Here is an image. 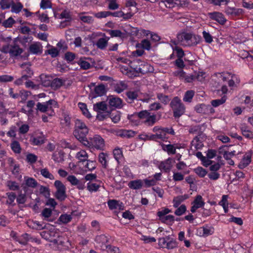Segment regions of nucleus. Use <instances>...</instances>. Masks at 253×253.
Returning <instances> with one entry per match:
<instances>
[{
	"instance_id": "a878e982",
	"label": "nucleus",
	"mask_w": 253,
	"mask_h": 253,
	"mask_svg": "<svg viewBox=\"0 0 253 253\" xmlns=\"http://www.w3.org/2000/svg\"><path fill=\"white\" fill-rule=\"evenodd\" d=\"M168 243L166 244V248L170 250L177 247V242L175 239L167 236Z\"/></svg>"
},
{
	"instance_id": "37998d69",
	"label": "nucleus",
	"mask_w": 253,
	"mask_h": 253,
	"mask_svg": "<svg viewBox=\"0 0 253 253\" xmlns=\"http://www.w3.org/2000/svg\"><path fill=\"white\" fill-rule=\"evenodd\" d=\"M201 228L203 229V236H208L209 235H212L214 232V228L211 226L209 227L208 225H206V226H203Z\"/></svg>"
},
{
	"instance_id": "7ed1b4c3",
	"label": "nucleus",
	"mask_w": 253,
	"mask_h": 253,
	"mask_svg": "<svg viewBox=\"0 0 253 253\" xmlns=\"http://www.w3.org/2000/svg\"><path fill=\"white\" fill-rule=\"evenodd\" d=\"M169 106L173 111V116L175 119H179L185 112V107L178 96L172 98Z\"/></svg>"
},
{
	"instance_id": "dca6fc26",
	"label": "nucleus",
	"mask_w": 253,
	"mask_h": 253,
	"mask_svg": "<svg viewBox=\"0 0 253 253\" xmlns=\"http://www.w3.org/2000/svg\"><path fill=\"white\" fill-rule=\"evenodd\" d=\"M162 133H160V131L159 132H157L155 134H146L144 136H145L144 138H142L143 139L145 140H154L156 141L157 139H161L163 141L164 137V132H162Z\"/></svg>"
},
{
	"instance_id": "603ef678",
	"label": "nucleus",
	"mask_w": 253,
	"mask_h": 253,
	"mask_svg": "<svg viewBox=\"0 0 253 253\" xmlns=\"http://www.w3.org/2000/svg\"><path fill=\"white\" fill-rule=\"evenodd\" d=\"M12 0H1L0 1V5L2 9L9 8L12 4Z\"/></svg>"
},
{
	"instance_id": "393cba45",
	"label": "nucleus",
	"mask_w": 253,
	"mask_h": 253,
	"mask_svg": "<svg viewBox=\"0 0 253 253\" xmlns=\"http://www.w3.org/2000/svg\"><path fill=\"white\" fill-rule=\"evenodd\" d=\"M157 98L160 102L164 105L169 104L170 100V98L169 95H165L162 93H157Z\"/></svg>"
},
{
	"instance_id": "412c9836",
	"label": "nucleus",
	"mask_w": 253,
	"mask_h": 253,
	"mask_svg": "<svg viewBox=\"0 0 253 253\" xmlns=\"http://www.w3.org/2000/svg\"><path fill=\"white\" fill-rule=\"evenodd\" d=\"M157 121V116L155 114H151L149 113V115L147 117L146 120L144 121V123L148 126H153Z\"/></svg>"
},
{
	"instance_id": "aec40b11",
	"label": "nucleus",
	"mask_w": 253,
	"mask_h": 253,
	"mask_svg": "<svg viewBox=\"0 0 253 253\" xmlns=\"http://www.w3.org/2000/svg\"><path fill=\"white\" fill-rule=\"evenodd\" d=\"M42 46L40 43H36L32 44L29 46V51L34 54H41L42 52Z\"/></svg>"
},
{
	"instance_id": "a19ab883",
	"label": "nucleus",
	"mask_w": 253,
	"mask_h": 253,
	"mask_svg": "<svg viewBox=\"0 0 253 253\" xmlns=\"http://www.w3.org/2000/svg\"><path fill=\"white\" fill-rule=\"evenodd\" d=\"M45 54H48L51 55V57L55 58L58 56L59 50L57 48L51 46V48L45 51Z\"/></svg>"
},
{
	"instance_id": "5fc2aeb1",
	"label": "nucleus",
	"mask_w": 253,
	"mask_h": 253,
	"mask_svg": "<svg viewBox=\"0 0 253 253\" xmlns=\"http://www.w3.org/2000/svg\"><path fill=\"white\" fill-rule=\"evenodd\" d=\"M126 95L128 99L130 101H127L129 103H131L134 99H137L138 97V94L136 91H129L126 93Z\"/></svg>"
},
{
	"instance_id": "8fccbe9b",
	"label": "nucleus",
	"mask_w": 253,
	"mask_h": 253,
	"mask_svg": "<svg viewBox=\"0 0 253 253\" xmlns=\"http://www.w3.org/2000/svg\"><path fill=\"white\" fill-rule=\"evenodd\" d=\"M107 154L102 152L99 154L98 156L99 162L102 165V166L104 168L107 167V160H106Z\"/></svg>"
},
{
	"instance_id": "58836bf2",
	"label": "nucleus",
	"mask_w": 253,
	"mask_h": 253,
	"mask_svg": "<svg viewBox=\"0 0 253 253\" xmlns=\"http://www.w3.org/2000/svg\"><path fill=\"white\" fill-rule=\"evenodd\" d=\"M194 171L199 177L202 178L204 177L208 173L207 170L202 167H198L194 169Z\"/></svg>"
},
{
	"instance_id": "bb28decb",
	"label": "nucleus",
	"mask_w": 253,
	"mask_h": 253,
	"mask_svg": "<svg viewBox=\"0 0 253 253\" xmlns=\"http://www.w3.org/2000/svg\"><path fill=\"white\" fill-rule=\"evenodd\" d=\"M162 149L167 152L169 155L175 154L176 153V149L174 146L172 144L165 145L162 144Z\"/></svg>"
},
{
	"instance_id": "f3484780",
	"label": "nucleus",
	"mask_w": 253,
	"mask_h": 253,
	"mask_svg": "<svg viewBox=\"0 0 253 253\" xmlns=\"http://www.w3.org/2000/svg\"><path fill=\"white\" fill-rule=\"evenodd\" d=\"M243 9L241 8L227 7L225 9V12L228 15L232 16H238L243 13Z\"/></svg>"
},
{
	"instance_id": "09e8293b",
	"label": "nucleus",
	"mask_w": 253,
	"mask_h": 253,
	"mask_svg": "<svg viewBox=\"0 0 253 253\" xmlns=\"http://www.w3.org/2000/svg\"><path fill=\"white\" fill-rule=\"evenodd\" d=\"M173 51L176 54L177 58H183L185 55L183 50L179 46H175L173 48Z\"/></svg>"
},
{
	"instance_id": "13d9d810",
	"label": "nucleus",
	"mask_w": 253,
	"mask_h": 253,
	"mask_svg": "<svg viewBox=\"0 0 253 253\" xmlns=\"http://www.w3.org/2000/svg\"><path fill=\"white\" fill-rule=\"evenodd\" d=\"M15 23V21L11 17H10L7 20H4L2 23V25L5 28H11Z\"/></svg>"
},
{
	"instance_id": "ea45409f",
	"label": "nucleus",
	"mask_w": 253,
	"mask_h": 253,
	"mask_svg": "<svg viewBox=\"0 0 253 253\" xmlns=\"http://www.w3.org/2000/svg\"><path fill=\"white\" fill-rule=\"evenodd\" d=\"M205 204V203L202 200V197L200 195H197L192 203V204L198 206V208L203 207Z\"/></svg>"
},
{
	"instance_id": "79ce46f5",
	"label": "nucleus",
	"mask_w": 253,
	"mask_h": 253,
	"mask_svg": "<svg viewBox=\"0 0 253 253\" xmlns=\"http://www.w3.org/2000/svg\"><path fill=\"white\" fill-rule=\"evenodd\" d=\"M23 8V5L20 2H17L15 4L14 2H12L11 4V11L15 13H18L21 11Z\"/></svg>"
},
{
	"instance_id": "c03bdc74",
	"label": "nucleus",
	"mask_w": 253,
	"mask_h": 253,
	"mask_svg": "<svg viewBox=\"0 0 253 253\" xmlns=\"http://www.w3.org/2000/svg\"><path fill=\"white\" fill-rule=\"evenodd\" d=\"M60 18H65L67 20L63 22H61V24L62 27H64L66 25H64V23L66 22H69L71 19V17L69 13L66 10H64L60 14Z\"/></svg>"
},
{
	"instance_id": "f257e3e1",
	"label": "nucleus",
	"mask_w": 253,
	"mask_h": 253,
	"mask_svg": "<svg viewBox=\"0 0 253 253\" xmlns=\"http://www.w3.org/2000/svg\"><path fill=\"white\" fill-rule=\"evenodd\" d=\"M88 132V129L84 123L81 120L76 119L75 121L73 134L84 145H89L86 137Z\"/></svg>"
},
{
	"instance_id": "864d4df0",
	"label": "nucleus",
	"mask_w": 253,
	"mask_h": 253,
	"mask_svg": "<svg viewBox=\"0 0 253 253\" xmlns=\"http://www.w3.org/2000/svg\"><path fill=\"white\" fill-rule=\"evenodd\" d=\"M7 186L10 190L12 191L18 190L19 189V186L17 183L13 181H8L7 182Z\"/></svg>"
},
{
	"instance_id": "6e6d98bb",
	"label": "nucleus",
	"mask_w": 253,
	"mask_h": 253,
	"mask_svg": "<svg viewBox=\"0 0 253 253\" xmlns=\"http://www.w3.org/2000/svg\"><path fill=\"white\" fill-rule=\"evenodd\" d=\"M202 34L203 37L206 43H211L213 42V37L209 32L204 31Z\"/></svg>"
},
{
	"instance_id": "4468645a",
	"label": "nucleus",
	"mask_w": 253,
	"mask_h": 253,
	"mask_svg": "<svg viewBox=\"0 0 253 253\" xmlns=\"http://www.w3.org/2000/svg\"><path fill=\"white\" fill-rule=\"evenodd\" d=\"M188 198L189 195L188 194L175 197L172 200L173 206L175 208H178L182 202Z\"/></svg>"
},
{
	"instance_id": "a211bd4d",
	"label": "nucleus",
	"mask_w": 253,
	"mask_h": 253,
	"mask_svg": "<svg viewBox=\"0 0 253 253\" xmlns=\"http://www.w3.org/2000/svg\"><path fill=\"white\" fill-rule=\"evenodd\" d=\"M140 64L142 68V74L144 75L148 73H153L154 72V68L150 64L141 61V60Z\"/></svg>"
},
{
	"instance_id": "1a4fd4ad",
	"label": "nucleus",
	"mask_w": 253,
	"mask_h": 253,
	"mask_svg": "<svg viewBox=\"0 0 253 253\" xmlns=\"http://www.w3.org/2000/svg\"><path fill=\"white\" fill-rule=\"evenodd\" d=\"M108 103L111 107L121 108L123 107L122 100L119 97L111 95L108 97Z\"/></svg>"
},
{
	"instance_id": "de8ad7c7",
	"label": "nucleus",
	"mask_w": 253,
	"mask_h": 253,
	"mask_svg": "<svg viewBox=\"0 0 253 253\" xmlns=\"http://www.w3.org/2000/svg\"><path fill=\"white\" fill-rule=\"evenodd\" d=\"M6 195L8 197V200L6 201V204L14 206L15 204H12V203L16 198L15 193L13 192H8L6 193Z\"/></svg>"
},
{
	"instance_id": "6e6552de",
	"label": "nucleus",
	"mask_w": 253,
	"mask_h": 253,
	"mask_svg": "<svg viewBox=\"0 0 253 253\" xmlns=\"http://www.w3.org/2000/svg\"><path fill=\"white\" fill-rule=\"evenodd\" d=\"M64 82L65 81H63L62 79L56 78L53 79L51 82L49 81L47 83L42 82V84L45 86H50L54 90H56L62 86Z\"/></svg>"
},
{
	"instance_id": "473e14b6",
	"label": "nucleus",
	"mask_w": 253,
	"mask_h": 253,
	"mask_svg": "<svg viewBox=\"0 0 253 253\" xmlns=\"http://www.w3.org/2000/svg\"><path fill=\"white\" fill-rule=\"evenodd\" d=\"M39 192L45 198H49L50 196V189L48 187L40 185Z\"/></svg>"
},
{
	"instance_id": "423d86ee",
	"label": "nucleus",
	"mask_w": 253,
	"mask_h": 253,
	"mask_svg": "<svg viewBox=\"0 0 253 253\" xmlns=\"http://www.w3.org/2000/svg\"><path fill=\"white\" fill-rule=\"evenodd\" d=\"M95 241L97 244L98 247L102 251L106 250L108 248L109 246H110L108 244L109 239L105 235L102 234L97 236L95 238Z\"/></svg>"
},
{
	"instance_id": "9b49d317",
	"label": "nucleus",
	"mask_w": 253,
	"mask_h": 253,
	"mask_svg": "<svg viewBox=\"0 0 253 253\" xmlns=\"http://www.w3.org/2000/svg\"><path fill=\"white\" fill-rule=\"evenodd\" d=\"M23 52V49L16 43L10 45L9 55L10 57H15L20 55Z\"/></svg>"
},
{
	"instance_id": "680f3d73",
	"label": "nucleus",
	"mask_w": 253,
	"mask_h": 253,
	"mask_svg": "<svg viewBox=\"0 0 253 253\" xmlns=\"http://www.w3.org/2000/svg\"><path fill=\"white\" fill-rule=\"evenodd\" d=\"M195 110L197 113L205 114L207 113V106L204 104H198L195 107Z\"/></svg>"
},
{
	"instance_id": "e2e57ef3",
	"label": "nucleus",
	"mask_w": 253,
	"mask_h": 253,
	"mask_svg": "<svg viewBox=\"0 0 253 253\" xmlns=\"http://www.w3.org/2000/svg\"><path fill=\"white\" fill-rule=\"evenodd\" d=\"M20 97L21 98V102L24 103L27 99L28 96L31 94V92L24 89L20 90Z\"/></svg>"
},
{
	"instance_id": "49530a36",
	"label": "nucleus",
	"mask_w": 253,
	"mask_h": 253,
	"mask_svg": "<svg viewBox=\"0 0 253 253\" xmlns=\"http://www.w3.org/2000/svg\"><path fill=\"white\" fill-rule=\"evenodd\" d=\"M162 132H164L163 134H164V137H165V138H164L163 141H165L166 139H168V137H166L167 133L170 134L171 135H174L175 133L174 130L172 127H170V128L162 127V131H160V133L163 134Z\"/></svg>"
},
{
	"instance_id": "39448f33",
	"label": "nucleus",
	"mask_w": 253,
	"mask_h": 253,
	"mask_svg": "<svg viewBox=\"0 0 253 253\" xmlns=\"http://www.w3.org/2000/svg\"><path fill=\"white\" fill-rule=\"evenodd\" d=\"M88 140L89 143V145H85L90 147L91 146H94L96 149L103 150L105 146V143L104 139L98 135H95L93 138Z\"/></svg>"
},
{
	"instance_id": "bf43d9fd",
	"label": "nucleus",
	"mask_w": 253,
	"mask_h": 253,
	"mask_svg": "<svg viewBox=\"0 0 253 253\" xmlns=\"http://www.w3.org/2000/svg\"><path fill=\"white\" fill-rule=\"evenodd\" d=\"M100 185L96 183L88 182L87 183V189L90 192H95L98 191Z\"/></svg>"
},
{
	"instance_id": "5701e85b",
	"label": "nucleus",
	"mask_w": 253,
	"mask_h": 253,
	"mask_svg": "<svg viewBox=\"0 0 253 253\" xmlns=\"http://www.w3.org/2000/svg\"><path fill=\"white\" fill-rule=\"evenodd\" d=\"M107 109V105L104 101L99 102L93 105V110L97 112L105 111Z\"/></svg>"
},
{
	"instance_id": "2eb2a0df",
	"label": "nucleus",
	"mask_w": 253,
	"mask_h": 253,
	"mask_svg": "<svg viewBox=\"0 0 253 253\" xmlns=\"http://www.w3.org/2000/svg\"><path fill=\"white\" fill-rule=\"evenodd\" d=\"M128 186L129 188L133 190H138L142 188L143 186V181L141 179H136L130 181Z\"/></svg>"
},
{
	"instance_id": "cd10ccee",
	"label": "nucleus",
	"mask_w": 253,
	"mask_h": 253,
	"mask_svg": "<svg viewBox=\"0 0 253 253\" xmlns=\"http://www.w3.org/2000/svg\"><path fill=\"white\" fill-rule=\"evenodd\" d=\"M127 87V84L123 81L117 83L114 86V90L118 93H121Z\"/></svg>"
},
{
	"instance_id": "20e7f679",
	"label": "nucleus",
	"mask_w": 253,
	"mask_h": 253,
	"mask_svg": "<svg viewBox=\"0 0 253 253\" xmlns=\"http://www.w3.org/2000/svg\"><path fill=\"white\" fill-rule=\"evenodd\" d=\"M54 185L56 189L54 194V197L59 201H64L67 197L65 186L60 180L55 181Z\"/></svg>"
},
{
	"instance_id": "f704fd0d",
	"label": "nucleus",
	"mask_w": 253,
	"mask_h": 253,
	"mask_svg": "<svg viewBox=\"0 0 253 253\" xmlns=\"http://www.w3.org/2000/svg\"><path fill=\"white\" fill-rule=\"evenodd\" d=\"M195 94V91L192 90H188L185 92L183 100L186 102H191Z\"/></svg>"
},
{
	"instance_id": "c9c22d12",
	"label": "nucleus",
	"mask_w": 253,
	"mask_h": 253,
	"mask_svg": "<svg viewBox=\"0 0 253 253\" xmlns=\"http://www.w3.org/2000/svg\"><path fill=\"white\" fill-rule=\"evenodd\" d=\"M227 97L224 95L220 99L213 100L211 101V105L213 107H216L225 102Z\"/></svg>"
},
{
	"instance_id": "72a5a7b5",
	"label": "nucleus",
	"mask_w": 253,
	"mask_h": 253,
	"mask_svg": "<svg viewBox=\"0 0 253 253\" xmlns=\"http://www.w3.org/2000/svg\"><path fill=\"white\" fill-rule=\"evenodd\" d=\"M242 135L245 137L251 139L253 138V133L248 129L247 126H244L241 127Z\"/></svg>"
},
{
	"instance_id": "2f4dec72",
	"label": "nucleus",
	"mask_w": 253,
	"mask_h": 253,
	"mask_svg": "<svg viewBox=\"0 0 253 253\" xmlns=\"http://www.w3.org/2000/svg\"><path fill=\"white\" fill-rule=\"evenodd\" d=\"M121 113L119 111H115L114 112H109V117H110L112 122L114 123H118L121 118Z\"/></svg>"
},
{
	"instance_id": "b1692460",
	"label": "nucleus",
	"mask_w": 253,
	"mask_h": 253,
	"mask_svg": "<svg viewBox=\"0 0 253 253\" xmlns=\"http://www.w3.org/2000/svg\"><path fill=\"white\" fill-rule=\"evenodd\" d=\"M78 106L82 111V113L84 116L88 119L91 118L92 116L89 112L87 108V105L85 103L79 102L78 104Z\"/></svg>"
},
{
	"instance_id": "f03ea898",
	"label": "nucleus",
	"mask_w": 253,
	"mask_h": 253,
	"mask_svg": "<svg viewBox=\"0 0 253 253\" xmlns=\"http://www.w3.org/2000/svg\"><path fill=\"white\" fill-rule=\"evenodd\" d=\"M177 38L178 42L186 46H196L202 42V37L193 33L183 32L178 34Z\"/></svg>"
},
{
	"instance_id": "052dcab7",
	"label": "nucleus",
	"mask_w": 253,
	"mask_h": 253,
	"mask_svg": "<svg viewBox=\"0 0 253 253\" xmlns=\"http://www.w3.org/2000/svg\"><path fill=\"white\" fill-rule=\"evenodd\" d=\"M52 7V3L49 0H42L40 3V7L42 9H45L50 8Z\"/></svg>"
},
{
	"instance_id": "7c9ffc66",
	"label": "nucleus",
	"mask_w": 253,
	"mask_h": 253,
	"mask_svg": "<svg viewBox=\"0 0 253 253\" xmlns=\"http://www.w3.org/2000/svg\"><path fill=\"white\" fill-rule=\"evenodd\" d=\"M135 134V131L131 130H121L118 132V135L122 137L129 138L134 136Z\"/></svg>"
},
{
	"instance_id": "3c124183",
	"label": "nucleus",
	"mask_w": 253,
	"mask_h": 253,
	"mask_svg": "<svg viewBox=\"0 0 253 253\" xmlns=\"http://www.w3.org/2000/svg\"><path fill=\"white\" fill-rule=\"evenodd\" d=\"M78 64L80 66L81 68L84 70L89 69L92 67L89 62L83 60L82 58L80 59Z\"/></svg>"
},
{
	"instance_id": "0eeeda50",
	"label": "nucleus",
	"mask_w": 253,
	"mask_h": 253,
	"mask_svg": "<svg viewBox=\"0 0 253 253\" xmlns=\"http://www.w3.org/2000/svg\"><path fill=\"white\" fill-rule=\"evenodd\" d=\"M24 179L25 182L22 184V187L25 192L27 191L28 187L35 188L38 185V182L34 178L25 176H24Z\"/></svg>"
},
{
	"instance_id": "69168bd1",
	"label": "nucleus",
	"mask_w": 253,
	"mask_h": 253,
	"mask_svg": "<svg viewBox=\"0 0 253 253\" xmlns=\"http://www.w3.org/2000/svg\"><path fill=\"white\" fill-rule=\"evenodd\" d=\"M186 211V207L185 205H182L178 207L174 211V214L180 216L184 214Z\"/></svg>"
},
{
	"instance_id": "0e129e2a",
	"label": "nucleus",
	"mask_w": 253,
	"mask_h": 253,
	"mask_svg": "<svg viewBox=\"0 0 253 253\" xmlns=\"http://www.w3.org/2000/svg\"><path fill=\"white\" fill-rule=\"evenodd\" d=\"M170 212V210L168 208H164L162 211H158L157 214L161 220H163V217Z\"/></svg>"
},
{
	"instance_id": "9d476101",
	"label": "nucleus",
	"mask_w": 253,
	"mask_h": 253,
	"mask_svg": "<svg viewBox=\"0 0 253 253\" xmlns=\"http://www.w3.org/2000/svg\"><path fill=\"white\" fill-rule=\"evenodd\" d=\"M210 18L217 21L221 25H224L226 21L224 15L218 12H213L209 13Z\"/></svg>"
},
{
	"instance_id": "4c0bfd02",
	"label": "nucleus",
	"mask_w": 253,
	"mask_h": 253,
	"mask_svg": "<svg viewBox=\"0 0 253 253\" xmlns=\"http://www.w3.org/2000/svg\"><path fill=\"white\" fill-rule=\"evenodd\" d=\"M11 148L12 151L17 154H19L21 151V148L18 141L14 140L11 143Z\"/></svg>"
},
{
	"instance_id": "c756f323",
	"label": "nucleus",
	"mask_w": 253,
	"mask_h": 253,
	"mask_svg": "<svg viewBox=\"0 0 253 253\" xmlns=\"http://www.w3.org/2000/svg\"><path fill=\"white\" fill-rule=\"evenodd\" d=\"M64 154L60 151L57 153H54L52 155V159L57 163H62L64 161Z\"/></svg>"
},
{
	"instance_id": "ddd939ff",
	"label": "nucleus",
	"mask_w": 253,
	"mask_h": 253,
	"mask_svg": "<svg viewBox=\"0 0 253 253\" xmlns=\"http://www.w3.org/2000/svg\"><path fill=\"white\" fill-rule=\"evenodd\" d=\"M129 61V65L130 68L133 69L134 72L137 73H141L142 74V68L140 64V60L137 59L136 60H134L131 61L130 60H128Z\"/></svg>"
},
{
	"instance_id": "338daca9",
	"label": "nucleus",
	"mask_w": 253,
	"mask_h": 253,
	"mask_svg": "<svg viewBox=\"0 0 253 253\" xmlns=\"http://www.w3.org/2000/svg\"><path fill=\"white\" fill-rule=\"evenodd\" d=\"M76 57V54L72 52H67L65 54V59L68 62L73 61Z\"/></svg>"
},
{
	"instance_id": "774afa93",
	"label": "nucleus",
	"mask_w": 253,
	"mask_h": 253,
	"mask_svg": "<svg viewBox=\"0 0 253 253\" xmlns=\"http://www.w3.org/2000/svg\"><path fill=\"white\" fill-rule=\"evenodd\" d=\"M37 156L35 154L29 153L26 156L27 161L30 164L35 163L37 160Z\"/></svg>"
},
{
	"instance_id": "4d7b16f0",
	"label": "nucleus",
	"mask_w": 253,
	"mask_h": 253,
	"mask_svg": "<svg viewBox=\"0 0 253 253\" xmlns=\"http://www.w3.org/2000/svg\"><path fill=\"white\" fill-rule=\"evenodd\" d=\"M41 174L45 178H49L51 180L54 179V177L53 174L50 173L48 170L46 168L42 169L41 170Z\"/></svg>"
},
{
	"instance_id": "6ab92c4d",
	"label": "nucleus",
	"mask_w": 253,
	"mask_h": 253,
	"mask_svg": "<svg viewBox=\"0 0 253 253\" xmlns=\"http://www.w3.org/2000/svg\"><path fill=\"white\" fill-rule=\"evenodd\" d=\"M94 91L96 95L94 96H102L105 94L106 90L105 86L103 84H99L95 86Z\"/></svg>"
},
{
	"instance_id": "a18cd8bd",
	"label": "nucleus",
	"mask_w": 253,
	"mask_h": 253,
	"mask_svg": "<svg viewBox=\"0 0 253 253\" xmlns=\"http://www.w3.org/2000/svg\"><path fill=\"white\" fill-rule=\"evenodd\" d=\"M32 144L34 145H40L44 143V139L43 136H38L31 139Z\"/></svg>"
},
{
	"instance_id": "f8f14e48",
	"label": "nucleus",
	"mask_w": 253,
	"mask_h": 253,
	"mask_svg": "<svg viewBox=\"0 0 253 253\" xmlns=\"http://www.w3.org/2000/svg\"><path fill=\"white\" fill-rule=\"evenodd\" d=\"M171 159L170 158H169L166 160L161 162L159 167L160 169H163L166 172H169L171 169Z\"/></svg>"
},
{
	"instance_id": "e433bc0d",
	"label": "nucleus",
	"mask_w": 253,
	"mask_h": 253,
	"mask_svg": "<svg viewBox=\"0 0 253 253\" xmlns=\"http://www.w3.org/2000/svg\"><path fill=\"white\" fill-rule=\"evenodd\" d=\"M76 157L80 160V162H84L87 160L88 155L85 151L83 150L78 152Z\"/></svg>"
},
{
	"instance_id": "c85d7f7f",
	"label": "nucleus",
	"mask_w": 253,
	"mask_h": 253,
	"mask_svg": "<svg viewBox=\"0 0 253 253\" xmlns=\"http://www.w3.org/2000/svg\"><path fill=\"white\" fill-rule=\"evenodd\" d=\"M109 39V38H108V39L101 38L98 39L96 43L97 47L101 50L105 49V48L107 47L108 45V41Z\"/></svg>"
},
{
	"instance_id": "4be33fe9",
	"label": "nucleus",
	"mask_w": 253,
	"mask_h": 253,
	"mask_svg": "<svg viewBox=\"0 0 253 253\" xmlns=\"http://www.w3.org/2000/svg\"><path fill=\"white\" fill-rule=\"evenodd\" d=\"M107 32L111 37H119L122 39L126 37V34L120 30H108Z\"/></svg>"
}]
</instances>
